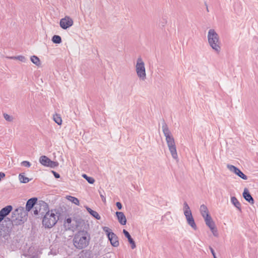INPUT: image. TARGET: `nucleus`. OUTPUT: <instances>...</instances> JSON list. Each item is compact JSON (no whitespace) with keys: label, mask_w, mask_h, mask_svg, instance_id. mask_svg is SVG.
Masks as SVG:
<instances>
[{"label":"nucleus","mask_w":258,"mask_h":258,"mask_svg":"<svg viewBox=\"0 0 258 258\" xmlns=\"http://www.w3.org/2000/svg\"><path fill=\"white\" fill-rule=\"evenodd\" d=\"M7 57L10 59H17L23 62H25L27 61V58L23 55H18L16 56H8Z\"/></svg>","instance_id":"nucleus-22"},{"label":"nucleus","mask_w":258,"mask_h":258,"mask_svg":"<svg viewBox=\"0 0 258 258\" xmlns=\"http://www.w3.org/2000/svg\"><path fill=\"white\" fill-rule=\"evenodd\" d=\"M214 258H217V257H216V256H215Z\"/></svg>","instance_id":"nucleus-40"},{"label":"nucleus","mask_w":258,"mask_h":258,"mask_svg":"<svg viewBox=\"0 0 258 258\" xmlns=\"http://www.w3.org/2000/svg\"><path fill=\"white\" fill-rule=\"evenodd\" d=\"M210 251H211L213 257H214L215 256H216L215 252L214 251V250L213 249V248H212L211 247H210Z\"/></svg>","instance_id":"nucleus-38"},{"label":"nucleus","mask_w":258,"mask_h":258,"mask_svg":"<svg viewBox=\"0 0 258 258\" xmlns=\"http://www.w3.org/2000/svg\"><path fill=\"white\" fill-rule=\"evenodd\" d=\"M30 60L32 63L36 66L39 67L41 65L40 59L36 55H32L30 57Z\"/></svg>","instance_id":"nucleus-23"},{"label":"nucleus","mask_w":258,"mask_h":258,"mask_svg":"<svg viewBox=\"0 0 258 258\" xmlns=\"http://www.w3.org/2000/svg\"><path fill=\"white\" fill-rule=\"evenodd\" d=\"M19 180L22 183H28L29 181V179L25 177V175L23 173H21L19 175Z\"/></svg>","instance_id":"nucleus-27"},{"label":"nucleus","mask_w":258,"mask_h":258,"mask_svg":"<svg viewBox=\"0 0 258 258\" xmlns=\"http://www.w3.org/2000/svg\"><path fill=\"white\" fill-rule=\"evenodd\" d=\"M57 220L58 217L53 211H48L43 218L42 224L45 228H50L55 225Z\"/></svg>","instance_id":"nucleus-5"},{"label":"nucleus","mask_w":258,"mask_h":258,"mask_svg":"<svg viewBox=\"0 0 258 258\" xmlns=\"http://www.w3.org/2000/svg\"><path fill=\"white\" fill-rule=\"evenodd\" d=\"M73 19L69 16H66L60 20L59 25L63 29H67L73 25Z\"/></svg>","instance_id":"nucleus-8"},{"label":"nucleus","mask_w":258,"mask_h":258,"mask_svg":"<svg viewBox=\"0 0 258 258\" xmlns=\"http://www.w3.org/2000/svg\"><path fill=\"white\" fill-rule=\"evenodd\" d=\"M99 192L100 196V197L101 198L102 201L103 202H106V198H105V196L100 191H99Z\"/></svg>","instance_id":"nucleus-35"},{"label":"nucleus","mask_w":258,"mask_h":258,"mask_svg":"<svg viewBox=\"0 0 258 258\" xmlns=\"http://www.w3.org/2000/svg\"><path fill=\"white\" fill-rule=\"evenodd\" d=\"M58 165V163L57 162H54L53 161L50 160L47 167H49L51 168H54L55 167H57Z\"/></svg>","instance_id":"nucleus-31"},{"label":"nucleus","mask_w":258,"mask_h":258,"mask_svg":"<svg viewBox=\"0 0 258 258\" xmlns=\"http://www.w3.org/2000/svg\"><path fill=\"white\" fill-rule=\"evenodd\" d=\"M116 215L118 221L121 225H124L126 223V219L123 212H116Z\"/></svg>","instance_id":"nucleus-14"},{"label":"nucleus","mask_w":258,"mask_h":258,"mask_svg":"<svg viewBox=\"0 0 258 258\" xmlns=\"http://www.w3.org/2000/svg\"><path fill=\"white\" fill-rule=\"evenodd\" d=\"M90 234L86 230H79L75 235L73 239L75 246L79 249L86 247L89 244Z\"/></svg>","instance_id":"nucleus-2"},{"label":"nucleus","mask_w":258,"mask_h":258,"mask_svg":"<svg viewBox=\"0 0 258 258\" xmlns=\"http://www.w3.org/2000/svg\"><path fill=\"white\" fill-rule=\"evenodd\" d=\"M34 208V214L35 215H38L39 213L43 215L44 212H42L41 210L43 209L45 211H46L48 209L47 204L44 202H42L39 204H36Z\"/></svg>","instance_id":"nucleus-10"},{"label":"nucleus","mask_w":258,"mask_h":258,"mask_svg":"<svg viewBox=\"0 0 258 258\" xmlns=\"http://www.w3.org/2000/svg\"><path fill=\"white\" fill-rule=\"evenodd\" d=\"M26 215L25 209L22 207H20L15 209L12 213L13 220H20Z\"/></svg>","instance_id":"nucleus-7"},{"label":"nucleus","mask_w":258,"mask_h":258,"mask_svg":"<svg viewBox=\"0 0 258 258\" xmlns=\"http://www.w3.org/2000/svg\"><path fill=\"white\" fill-rule=\"evenodd\" d=\"M82 176L89 183L91 184L94 183L95 180L93 178L88 176L86 174H83Z\"/></svg>","instance_id":"nucleus-30"},{"label":"nucleus","mask_w":258,"mask_h":258,"mask_svg":"<svg viewBox=\"0 0 258 258\" xmlns=\"http://www.w3.org/2000/svg\"><path fill=\"white\" fill-rule=\"evenodd\" d=\"M183 210L184 215L191 213V211L190 209L189 206L188 205L187 203L185 202L183 203Z\"/></svg>","instance_id":"nucleus-25"},{"label":"nucleus","mask_w":258,"mask_h":258,"mask_svg":"<svg viewBox=\"0 0 258 258\" xmlns=\"http://www.w3.org/2000/svg\"><path fill=\"white\" fill-rule=\"evenodd\" d=\"M135 67L139 79L141 81H145L147 78L145 64L141 56H139L137 58Z\"/></svg>","instance_id":"nucleus-4"},{"label":"nucleus","mask_w":258,"mask_h":258,"mask_svg":"<svg viewBox=\"0 0 258 258\" xmlns=\"http://www.w3.org/2000/svg\"><path fill=\"white\" fill-rule=\"evenodd\" d=\"M200 210L201 214L204 218L210 216L207 207L205 205H201Z\"/></svg>","instance_id":"nucleus-18"},{"label":"nucleus","mask_w":258,"mask_h":258,"mask_svg":"<svg viewBox=\"0 0 258 258\" xmlns=\"http://www.w3.org/2000/svg\"><path fill=\"white\" fill-rule=\"evenodd\" d=\"M86 210L89 213V214L91 215H92L93 217H94L97 220L100 219L101 217L96 211L92 210L89 207H86Z\"/></svg>","instance_id":"nucleus-21"},{"label":"nucleus","mask_w":258,"mask_h":258,"mask_svg":"<svg viewBox=\"0 0 258 258\" xmlns=\"http://www.w3.org/2000/svg\"><path fill=\"white\" fill-rule=\"evenodd\" d=\"M206 7H207V11L208 12L209 11V10H208V6L206 5Z\"/></svg>","instance_id":"nucleus-39"},{"label":"nucleus","mask_w":258,"mask_h":258,"mask_svg":"<svg viewBox=\"0 0 258 258\" xmlns=\"http://www.w3.org/2000/svg\"><path fill=\"white\" fill-rule=\"evenodd\" d=\"M67 199L72 203L75 204V205L78 206L79 205V201L77 198L72 197L71 196H68L67 197Z\"/></svg>","instance_id":"nucleus-24"},{"label":"nucleus","mask_w":258,"mask_h":258,"mask_svg":"<svg viewBox=\"0 0 258 258\" xmlns=\"http://www.w3.org/2000/svg\"><path fill=\"white\" fill-rule=\"evenodd\" d=\"M72 219L71 218H67L65 221V224H70L71 222H72ZM68 229H71L72 228H73V227H72L71 226H70L69 225H68Z\"/></svg>","instance_id":"nucleus-33"},{"label":"nucleus","mask_w":258,"mask_h":258,"mask_svg":"<svg viewBox=\"0 0 258 258\" xmlns=\"http://www.w3.org/2000/svg\"><path fill=\"white\" fill-rule=\"evenodd\" d=\"M37 199L36 198H32L28 200L26 205V211L29 212L33 207L36 205Z\"/></svg>","instance_id":"nucleus-12"},{"label":"nucleus","mask_w":258,"mask_h":258,"mask_svg":"<svg viewBox=\"0 0 258 258\" xmlns=\"http://www.w3.org/2000/svg\"><path fill=\"white\" fill-rule=\"evenodd\" d=\"M227 167L231 172L234 173L242 179L244 180L247 179V176L245 175L239 168L234 165L227 164Z\"/></svg>","instance_id":"nucleus-9"},{"label":"nucleus","mask_w":258,"mask_h":258,"mask_svg":"<svg viewBox=\"0 0 258 258\" xmlns=\"http://www.w3.org/2000/svg\"><path fill=\"white\" fill-rule=\"evenodd\" d=\"M116 207H117V208L119 209V210H120L122 208V205L121 204V203L118 202L116 203Z\"/></svg>","instance_id":"nucleus-37"},{"label":"nucleus","mask_w":258,"mask_h":258,"mask_svg":"<svg viewBox=\"0 0 258 258\" xmlns=\"http://www.w3.org/2000/svg\"><path fill=\"white\" fill-rule=\"evenodd\" d=\"M187 223L193 229L197 230V226L195 222L192 213L184 215Z\"/></svg>","instance_id":"nucleus-11"},{"label":"nucleus","mask_w":258,"mask_h":258,"mask_svg":"<svg viewBox=\"0 0 258 258\" xmlns=\"http://www.w3.org/2000/svg\"><path fill=\"white\" fill-rule=\"evenodd\" d=\"M13 207L11 205L7 206L1 209L0 211V215L3 220L10 213Z\"/></svg>","instance_id":"nucleus-13"},{"label":"nucleus","mask_w":258,"mask_h":258,"mask_svg":"<svg viewBox=\"0 0 258 258\" xmlns=\"http://www.w3.org/2000/svg\"><path fill=\"white\" fill-rule=\"evenodd\" d=\"M102 229L105 232L111 245L113 247L118 246L119 243L117 235L108 227H103Z\"/></svg>","instance_id":"nucleus-6"},{"label":"nucleus","mask_w":258,"mask_h":258,"mask_svg":"<svg viewBox=\"0 0 258 258\" xmlns=\"http://www.w3.org/2000/svg\"><path fill=\"white\" fill-rule=\"evenodd\" d=\"M50 159L46 156H41L39 158L40 163L45 166H47Z\"/></svg>","instance_id":"nucleus-19"},{"label":"nucleus","mask_w":258,"mask_h":258,"mask_svg":"<svg viewBox=\"0 0 258 258\" xmlns=\"http://www.w3.org/2000/svg\"><path fill=\"white\" fill-rule=\"evenodd\" d=\"M3 116H4V118L7 121L12 122L14 120V117H13V116L10 115L8 114L7 113H4L3 114Z\"/></svg>","instance_id":"nucleus-29"},{"label":"nucleus","mask_w":258,"mask_h":258,"mask_svg":"<svg viewBox=\"0 0 258 258\" xmlns=\"http://www.w3.org/2000/svg\"><path fill=\"white\" fill-rule=\"evenodd\" d=\"M162 128L164 135L165 137L167 146L172 158L175 160L178 159V155L174 138L172 136L167 124L164 121L162 123Z\"/></svg>","instance_id":"nucleus-1"},{"label":"nucleus","mask_w":258,"mask_h":258,"mask_svg":"<svg viewBox=\"0 0 258 258\" xmlns=\"http://www.w3.org/2000/svg\"><path fill=\"white\" fill-rule=\"evenodd\" d=\"M206 225L209 227L210 229H213V227H215V224L213 221L211 216H209L204 218Z\"/></svg>","instance_id":"nucleus-17"},{"label":"nucleus","mask_w":258,"mask_h":258,"mask_svg":"<svg viewBox=\"0 0 258 258\" xmlns=\"http://www.w3.org/2000/svg\"><path fill=\"white\" fill-rule=\"evenodd\" d=\"M31 165V163L27 161H24L21 162V165L26 167H30Z\"/></svg>","instance_id":"nucleus-32"},{"label":"nucleus","mask_w":258,"mask_h":258,"mask_svg":"<svg viewBox=\"0 0 258 258\" xmlns=\"http://www.w3.org/2000/svg\"><path fill=\"white\" fill-rule=\"evenodd\" d=\"M123 233L124 234L125 236L127 238L128 242L131 244L132 248L134 249L136 247V244L134 240L130 235L129 232L127 231L126 230L123 229Z\"/></svg>","instance_id":"nucleus-16"},{"label":"nucleus","mask_w":258,"mask_h":258,"mask_svg":"<svg viewBox=\"0 0 258 258\" xmlns=\"http://www.w3.org/2000/svg\"><path fill=\"white\" fill-rule=\"evenodd\" d=\"M243 197L244 199L250 204L254 203V200L250 194L247 188H245L243 192Z\"/></svg>","instance_id":"nucleus-15"},{"label":"nucleus","mask_w":258,"mask_h":258,"mask_svg":"<svg viewBox=\"0 0 258 258\" xmlns=\"http://www.w3.org/2000/svg\"><path fill=\"white\" fill-rule=\"evenodd\" d=\"M52 173H53V174L54 176L56 178H59V177H60V175H59L58 173H57V172H55V171H52Z\"/></svg>","instance_id":"nucleus-36"},{"label":"nucleus","mask_w":258,"mask_h":258,"mask_svg":"<svg viewBox=\"0 0 258 258\" xmlns=\"http://www.w3.org/2000/svg\"><path fill=\"white\" fill-rule=\"evenodd\" d=\"M208 41L209 45L217 54L221 52V41L219 36L214 29L209 30L207 35Z\"/></svg>","instance_id":"nucleus-3"},{"label":"nucleus","mask_w":258,"mask_h":258,"mask_svg":"<svg viewBox=\"0 0 258 258\" xmlns=\"http://www.w3.org/2000/svg\"><path fill=\"white\" fill-rule=\"evenodd\" d=\"M231 202L239 211H241V204L235 197L231 198Z\"/></svg>","instance_id":"nucleus-20"},{"label":"nucleus","mask_w":258,"mask_h":258,"mask_svg":"<svg viewBox=\"0 0 258 258\" xmlns=\"http://www.w3.org/2000/svg\"><path fill=\"white\" fill-rule=\"evenodd\" d=\"M53 120L58 125L61 124L62 119L60 115L58 114H55L53 116Z\"/></svg>","instance_id":"nucleus-26"},{"label":"nucleus","mask_w":258,"mask_h":258,"mask_svg":"<svg viewBox=\"0 0 258 258\" xmlns=\"http://www.w3.org/2000/svg\"><path fill=\"white\" fill-rule=\"evenodd\" d=\"M210 230H211L212 233L213 234V235L214 236H218L217 230L216 228H215V226L213 227V229H210Z\"/></svg>","instance_id":"nucleus-34"},{"label":"nucleus","mask_w":258,"mask_h":258,"mask_svg":"<svg viewBox=\"0 0 258 258\" xmlns=\"http://www.w3.org/2000/svg\"><path fill=\"white\" fill-rule=\"evenodd\" d=\"M52 41L54 43L59 44L61 42V38L59 35H54L52 38Z\"/></svg>","instance_id":"nucleus-28"}]
</instances>
